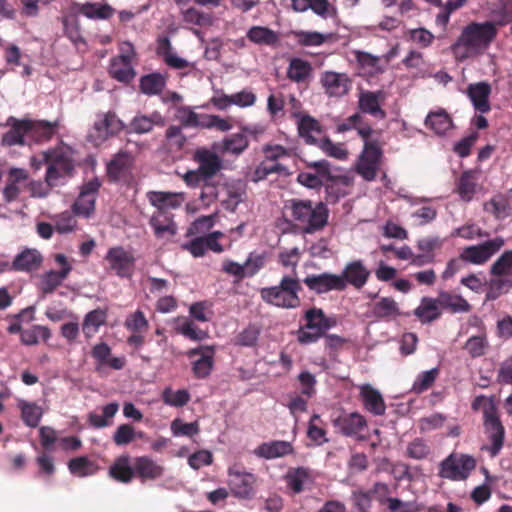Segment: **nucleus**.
<instances>
[{
    "label": "nucleus",
    "instance_id": "obj_62",
    "mask_svg": "<svg viewBox=\"0 0 512 512\" xmlns=\"http://www.w3.org/2000/svg\"><path fill=\"white\" fill-rule=\"evenodd\" d=\"M125 327L134 333H142L148 330L149 322L146 319L143 311L137 310L127 316L125 320Z\"/></svg>",
    "mask_w": 512,
    "mask_h": 512
},
{
    "label": "nucleus",
    "instance_id": "obj_2",
    "mask_svg": "<svg viewBox=\"0 0 512 512\" xmlns=\"http://www.w3.org/2000/svg\"><path fill=\"white\" fill-rule=\"evenodd\" d=\"M285 208L290 212L294 225L303 234H314L328 224L329 209L323 202L290 199L286 202Z\"/></svg>",
    "mask_w": 512,
    "mask_h": 512
},
{
    "label": "nucleus",
    "instance_id": "obj_23",
    "mask_svg": "<svg viewBox=\"0 0 512 512\" xmlns=\"http://www.w3.org/2000/svg\"><path fill=\"white\" fill-rule=\"evenodd\" d=\"M147 198L158 212L163 213L169 209L179 208L185 201V195L182 192L150 191L147 193Z\"/></svg>",
    "mask_w": 512,
    "mask_h": 512
},
{
    "label": "nucleus",
    "instance_id": "obj_21",
    "mask_svg": "<svg viewBox=\"0 0 512 512\" xmlns=\"http://www.w3.org/2000/svg\"><path fill=\"white\" fill-rule=\"evenodd\" d=\"M385 93L379 91H362L359 94L358 107L361 112L370 114L377 119L386 117L385 111L381 108V103L385 100Z\"/></svg>",
    "mask_w": 512,
    "mask_h": 512
},
{
    "label": "nucleus",
    "instance_id": "obj_1",
    "mask_svg": "<svg viewBox=\"0 0 512 512\" xmlns=\"http://www.w3.org/2000/svg\"><path fill=\"white\" fill-rule=\"evenodd\" d=\"M497 33L498 29L495 22H472L462 30L451 49L460 60L471 55L481 54L495 40Z\"/></svg>",
    "mask_w": 512,
    "mask_h": 512
},
{
    "label": "nucleus",
    "instance_id": "obj_19",
    "mask_svg": "<svg viewBox=\"0 0 512 512\" xmlns=\"http://www.w3.org/2000/svg\"><path fill=\"white\" fill-rule=\"evenodd\" d=\"M99 187L98 181H90L82 186L80 194L73 204V211L76 215L86 218L92 215Z\"/></svg>",
    "mask_w": 512,
    "mask_h": 512
},
{
    "label": "nucleus",
    "instance_id": "obj_44",
    "mask_svg": "<svg viewBox=\"0 0 512 512\" xmlns=\"http://www.w3.org/2000/svg\"><path fill=\"white\" fill-rule=\"evenodd\" d=\"M107 312L101 308L88 312L82 324V329L87 337L93 336L98 332L99 328L105 324Z\"/></svg>",
    "mask_w": 512,
    "mask_h": 512
},
{
    "label": "nucleus",
    "instance_id": "obj_24",
    "mask_svg": "<svg viewBox=\"0 0 512 512\" xmlns=\"http://www.w3.org/2000/svg\"><path fill=\"white\" fill-rule=\"evenodd\" d=\"M490 94L491 86L487 82L473 83L467 87V96L474 109L481 114H485L491 110L489 101Z\"/></svg>",
    "mask_w": 512,
    "mask_h": 512
},
{
    "label": "nucleus",
    "instance_id": "obj_11",
    "mask_svg": "<svg viewBox=\"0 0 512 512\" xmlns=\"http://www.w3.org/2000/svg\"><path fill=\"white\" fill-rule=\"evenodd\" d=\"M121 54L112 59L109 73L121 82H129L135 76L132 60L135 57L134 47L129 42H124L120 47Z\"/></svg>",
    "mask_w": 512,
    "mask_h": 512
},
{
    "label": "nucleus",
    "instance_id": "obj_22",
    "mask_svg": "<svg viewBox=\"0 0 512 512\" xmlns=\"http://www.w3.org/2000/svg\"><path fill=\"white\" fill-rule=\"evenodd\" d=\"M338 276L344 281L345 288L350 284L360 289L367 283L370 271L361 260H355L347 263Z\"/></svg>",
    "mask_w": 512,
    "mask_h": 512
},
{
    "label": "nucleus",
    "instance_id": "obj_16",
    "mask_svg": "<svg viewBox=\"0 0 512 512\" xmlns=\"http://www.w3.org/2000/svg\"><path fill=\"white\" fill-rule=\"evenodd\" d=\"M5 126L10 129L2 136L1 143L4 146L24 145L25 137H31L32 120L30 119L20 120L11 116L6 120Z\"/></svg>",
    "mask_w": 512,
    "mask_h": 512
},
{
    "label": "nucleus",
    "instance_id": "obj_7",
    "mask_svg": "<svg viewBox=\"0 0 512 512\" xmlns=\"http://www.w3.org/2000/svg\"><path fill=\"white\" fill-rule=\"evenodd\" d=\"M304 318L305 325L297 331V341L302 345L317 342L329 329L337 325L336 317L326 316L322 309L316 307L308 309Z\"/></svg>",
    "mask_w": 512,
    "mask_h": 512
},
{
    "label": "nucleus",
    "instance_id": "obj_40",
    "mask_svg": "<svg viewBox=\"0 0 512 512\" xmlns=\"http://www.w3.org/2000/svg\"><path fill=\"white\" fill-rule=\"evenodd\" d=\"M490 274L512 285V250L505 251L491 266Z\"/></svg>",
    "mask_w": 512,
    "mask_h": 512
},
{
    "label": "nucleus",
    "instance_id": "obj_29",
    "mask_svg": "<svg viewBox=\"0 0 512 512\" xmlns=\"http://www.w3.org/2000/svg\"><path fill=\"white\" fill-rule=\"evenodd\" d=\"M441 311L447 310L451 313H468L471 310L469 302L461 295L453 294L448 291H440L437 296Z\"/></svg>",
    "mask_w": 512,
    "mask_h": 512
},
{
    "label": "nucleus",
    "instance_id": "obj_50",
    "mask_svg": "<svg viewBox=\"0 0 512 512\" xmlns=\"http://www.w3.org/2000/svg\"><path fill=\"white\" fill-rule=\"evenodd\" d=\"M176 321V332L183 335L186 338H189L193 341H202L209 337L207 331L198 328L193 322L187 319L178 318Z\"/></svg>",
    "mask_w": 512,
    "mask_h": 512
},
{
    "label": "nucleus",
    "instance_id": "obj_32",
    "mask_svg": "<svg viewBox=\"0 0 512 512\" xmlns=\"http://www.w3.org/2000/svg\"><path fill=\"white\" fill-rule=\"evenodd\" d=\"M442 314L438 299L432 297L421 298L419 306L414 310V315L422 324L431 323Z\"/></svg>",
    "mask_w": 512,
    "mask_h": 512
},
{
    "label": "nucleus",
    "instance_id": "obj_20",
    "mask_svg": "<svg viewBox=\"0 0 512 512\" xmlns=\"http://www.w3.org/2000/svg\"><path fill=\"white\" fill-rule=\"evenodd\" d=\"M334 426L344 436L360 438L359 434L367 427V422L360 413L351 412L337 417Z\"/></svg>",
    "mask_w": 512,
    "mask_h": 512
},
{
    "label": "nucleus",
    "instance_id": "obj_15",
    "mask_svg": "<svg viewBox=\"0 0 512 512\" xmlns=\"http://www.w3.org/2000/svg\"><path fill=\"white\" fill-rule=\"evenodd\" d=\"M230 487L233 496L239 499H250L253 495V485L255 477L252 473L243 472L236 469L235 466L228 468Z\"/></svg>",
    "mask_w": 512,
    "mask_h": 512
},
{
    "label": "nucleus",
    "instance_id": "obj_8",
    "mask_svg": "<svg viewBox=\"0 0 512 512\" xmlns=\"http://www.w3.org/2000/svg\"><path fill=\"white\" fill-rule=\"evenodd\" d=\"M125 125L114 111L99 112L88 130L87 140L94 146H100L111 137L119 134Z\"/></svg>",
    "mask_w": 512,
    "mask_h": 512
},
{
    "label": "nucleus",
    "instance_id": "obj_47",
    "mask_svg": "<svg viewBox=\"0 0 512 512\" xmlns=\"http://www.w3.org/2000/svg\"><path fill=\"white\" fill-rule=\"evenodd\" d=\"M247 38L251 42L259 45H275L279 41V37L276 32L262 26H254L250 28L247 32Z\"/></svg>",
    "mask_w": 512,
    "mask_h": 512
},
{
    "label": "nucleus",
    "instance_id": "obj_14",
    "mask_svg": "<svg viewBox=\"0 0 512 512\" xmlns=\"http://www.w3.org/2000/svg\"><path fill=\"white\" fill-rule=\"evenodd\" d=\"M320 84L326 95L340 98L349 92L352 81L346 73L324 71L320 75Z\"/></svg>",
    "mask_w": 512,
    "mask_h": 512
},
{
    "label": "nucleus",
    "instance_id": "obj_9",
    "mask_svg": "<svg viewBox=\"0 0 512 512\" xmlns=\"http://www.w3.org/2000/svg\"><path fill=\"white\" fill-rule=\"evenodd\" d=\"M475 466L476 462L472 456L453 453L440 463L439 476L452 481H462L467 479Z\"/></svg>",
    "mask_w": 512,
    "mask_h": 512
},
{
    "label": "nucleus",
    "instance_id": "obj_35",
    "mask_svg": "<svg viewBox=\"0 0 512 512\" xmlns=\"http://www.w3.org/2000/svg\"><path fill=\"white\" fill-rule=\"evenodd\" d=\"M285 480L288 488L294 494L301 493L313 481L310 471L304 467L289 470L285 475Z\"/></svg>",
    "mask_w": 512,
    "mask_h": 512
},
{
    "label": "nucleus",
    "instance_id": "obj_42",
    "mask_svg": "<svg viewBox=\"0 0 512 512\" xmlns=\"http://www.w3.org/2000/svg\"><path fill=\"white\" fill-rule=\"evenodd\" d=\"M68 469L76 477H87L96 474L98 465L86 456L76 457L69 461Z\"/></svg>",
    "mask_w": 512,
    "mask_h": 512
},
{
    "label": "nucleus",
    "instance_id": "obj_52",
    "mask_svg": "<svg viewBox=\"0 0 512 512\" xmlns=\"http://www.w3.org/2000/svg\"><path fill=\"white\" fill-rule=\"evenodd\" d=\"M292 35L301 46H320L330 37L329 34L303 30L293 31Z\"/></svg>",
    "mask_w": 512,
    "mask_h": 512
},
{
    "label": "nucleus",
    "instance_id": "obj_64",
    "mask_svg": "<svg viewBox=\"0 0 512 512\" xmlns=\"http://www.w3.org/2000/svg\"><path fill=\"white\" fill-rule=\"evenodd\" d=\"M319 147L326 155L338 160H344L348 156V151L343 144L334 143L329 138L321 140Z\"/></svg>",
    "mask_w": 512,
    "mask_h": 512
},
{
    "label": "nucleus",
    "instance_id": "obj_3",
    "mask_svg": "<svg viewBox=\"0 0 512 512\" xmlns=\"http://www.w3.org/2000/svg\"><path fill=\"white\" fill-rule=\"evenodd\" d=\"M74 151L65 145L42 152L43 161L47 165L45 183L55 187L72 175L75 167Z\"/></svg>",
    "mask_w": 512,
    "mask_h": 512
},
{
    "label": "nucleus",
    "instance_id": "obj_58",
    "mask_svg": "<svg viewBox=\"0 0 512 512\" xmlns=\"http://www.w3.org/2000/svg\"><path fill=\"white\" fill-rule=\"evenodd\" d=\"M173 436H189L192 437L197 435L200 431L199 424L197 421L191 423H185L183 420L176 418L171 422L170 425Z\"/></svg>",
    "mask_w": 512,
    "mask_h": 512
},
{
    "label": "nucleus",
    "instance_id": "obj_43",
    "mask_svg": "<svg viewBox=\"0 0 512 512\" xmlns=\"http://www.w3.org/2000/svg\"><path fill=\"white\" fill-rule=\"evenodd\" d=\"M72 267H66L60 271L50 270L41 276L40 289L44 293H52L67 278Z\"/></svg>",
    "mask_w": 512,
    "mask_h": 512
},
{
    "label": "nucleus",
    "instance_id": "obj_6",
    "mask_svg": "<svg viewBox=\"0 0 512 512\" xmlns=\"http://www.w3.org/2000/svg\"><path fill=\"white\" fill-rule=\"evenodd\" d=\"M193 159L198 163V168L188 170L183 176L187 186L196 188L201 182L210 181L222 169V160L217 153L200 148L194 153Z\"/></svg>",
    "mask_w": 512,
    "mask_h": 512
},
{
    "label": "nucleus",
    "instance_id": "obj_10",
    "mask_svg": "<svg viewBox=\"0 0 512 512\" xmlns=\"http://www.w3.org/2000/svg\"><path fill=\"white\" fill-rule=\"evenodd\" d=\"M382 155V150L377 143H366L356 161V172L365 181L375 180L381 166Z\"/></svg>",
    "mask_w": 512,
    "mask_h": 512
},
{
    "label": "nucleus",
    "instance_id": "obj_51",
    "mask_svg": "<svg viewBox=\"0 0 512 512\" xmlns=\"http://www.w3.org/2000/svg\"><path fill=\"white\" fill-rule=\"evenodd\" d=\"M165 78L158 73L145 75L140 79V90L146 95H157L165 87Z\"/></svg>",
    "mask_w": 512,
    "mask_h": 512
},
{
    "label": "nucleus",
    "instance_id": "obj_12",
    "mask_svg": "<svg viewBox=\"0 0 512 512\" xmlns=\"http://www.w3.org/2000/svg\"><path fill=\"white\" fill-rule=\"evenodd\" d=\"M504 243L502 237H495L482 244L465 247L461 252V259L474 265L484 264L503 247Z\"/></svg>",
    "mask_w": 512,
    "mask_h": 512
},
{
    "label": "nucleus",
    "instance_id": "obj_37",
    "mask_svg": "<svg viewBox=\"0 0 512 512\" xmlns=\"http://www.w3.org/2000/svg\"><path fill=\"white\" fill-rule=\"evenodd\" d=\"M425 125L434 131L437 135H444L450 129H452L453 122L451 117L444 109H439L434 112H430L426 119Z\"/></svg>",
    "mask_w": 512,
    "mask_h": 512
},
{
    "label": "nucleus",
    "instance_id": "obj_17",
    "mask_svg": "<svg viewBox=\"0 0 512 512\" xmlns=\"http://www.w3.org/2000/svg\"><path fill=\"white\" fill-rule=\"evenodd\" d=\"M304 284L309 290L317 294L327 293L329 291H343L345 284L338 274L324 272L321 274H313L303 279Z\"/></svg>",
    "mask_w": 512,
    "mask_h": 512
},
{
    "label": "nucleus",
    "instance_id": "obj_39",
    "mask_svg": "<svg viewBox=\"0 0 512 512\" xmlns=\"http://www.w3.org/2000/svg\"><path fill=\"white\" fill-rule=\"evenodd\" d=\"M42 261L40 253L35 249H26L16 256L12 267L18 271H34L38 269Z\"/></svg>",
    "mask_w": 512,
    "mask_h": 512
},
{
    "label": "nucleus",
    "instance_id": "obj_60",
    "mask_svg": "<svg viewBox=\"0 0 512 512\" xmlns=\"http://www.w3.org/2000/svg\"><path fill=\"white\" fill-rule=\"evenodd\" d=\"M438 372L437 368H432L420 373L412 385V391L418 394L426 391L435 382Z\"/></svg>",
    "mask_w": 512,
    "mask_h": 512
},
{
    "label": "nucleus",
    "instance_id": "obj_36",
    "mask_svg": "<svg viewBox=\"0 0 512 512\" xmlns=\"http://www.w3.org/2000/svg\"><path fill=\"white\" fill-rule=\"evenodd\" d=\"M150 225L158 238H169L177 232V226L172 218L163 212L155 213L150 219Z\"/></svg>",
    "mask_w": 512,
    "mask_h": 512
},
{
    "label": "nucleus",
    "instance_id": "obj_54",
    "mask_svg": "<svg viewBox=\"0 0 512 512\" xmlns=\"http://www.w3.org/2000/svg\"><path fill=\"white\" fill-rule=\"evenodd\" d=\"M142 432H136L130 424H121L117 427L113 434V441L117 446L128 445L136 438H142Z\"/></svg>",
    "mask_w": 512,
    "mask_h": 512
},
{
    "label": "nucleus",
    "instance_id": "obj_53",
    "mask_svg": "<svg viewBox=\"0 0 512 512\" xmlns=\"http://www.w3.org/2000/svg\"><path fill=\"white\" fill-rule=\"evenodd\" d=\"M489 347V342L485 332L477 336H471L465 343V350L472 358L483 356Z\"/></svg>",
    "mask_w": 512,
    "mask_h": 512
},
{
    "label": "nucleus",
    "instance_id": "obj_13",
    "mask_svg": "<svg viewBox=\"0 0 512 512\" xmlns=\"http://www.w3.org/2000/svg\"><path fill=\"white\" fill-rule=\"evenodd\" d=\"M106 261L111 270L121 278L131 277L134 273L135 257L121 246L112 247L108 250Z\"/></svg>",
    "mask_w": 512,
    "mask_h": 512
},
{
    "label": "nucleus",
    "instance_id": "obj_38",
    "mask_svg": "<svg viewBox=\"0 0 512 512\" xmlns=\"http://www.w3.org/2000/svg\"><path fill=\"white\" fill-rule=\"evenodd\" d=\"M133 163V156L126 152H118L107 165V173L113 180L120 179Z\"/></svg>",
    "mask_w": 512,
    "mask_h": 512
},
{
    "label": "nucleus",
    "instance_id": "obj_55",
    "mask_svg": "<svg viewBox=\"0 0 512 512\" xmlns=\"http://www.w3.org/2000/svg\"><path fill=\"white\" fill-rule=\"evenodd\" d=\"M431 454V448L426 440L416 438L406 447V456L415 460H424Z\"/></svg>",
    "mask_w": 512,
    "mask_h": 512
},
{
    "label": "nucleus",
    "instance_id": "obj_4",
    "mask_svg": "<svg viewBox=\"0 0 512 512\" xmlns=\"http://www.w3.org/2000/svg\"><path fill=\"white\" fill-rule=\"evenodd\" d=\"M472 408L483 412L485 433L491 441V445L483 449H486L491 457H495L502 449L505 436L504 427L497 415L496 404L492 398L481 395L474 399Z\"/></svg>",
    "mask_w": 512,
    "mask_h": 512
},
{
    "label": "nucleus",
    "instance_id": "obj_45",
    "mask_svg": "<svg viewBox=\"0 0 512 512\" xmlns=\"http://www.w3.org/2000/svg\"><path fill=\"white\" fill-rule=\"evenodd\" d=\"M18 407L21 410L22 419L27 426L35 428L39 425L43 415V410L39 405L20 399L18 400Z\"/></svg>",
    "mask_w": 512,
    "mask_h": 512
},
{
    "label": "nucleus",
    "instance_id": "obj_34",
    "mask_svg": "<svg viewBox=\"0 0 512 512\" xmlns=\"http://www.w3.org/2000/svg\"><path fill=\"white\" fill-rule=\"evenodd\" d=\"M109 475L122 483L131 482L135 475V470L134 466H131L129 455H122L116 458L109 468Z\"/></svg>",
    "mask_w": 512,
    "mask_h": 512
},
{
    "label": "nucleus",
    "instance_id": "obj_28",
    "mask_svg": "<svg viewBox=\"0 0 512 512\" xmlns=\"http://www.w3.org/2000/svg\"><path fill=\"white\" fill-rule=\"evenodd\" d=\"M135 475L144 480H155L164 473V467L148 456L136 457L134 460Z\"/></svg>",
    "mask_w": 512,
    "mask_h": 512
},
{
    "label": "nucleus",
    "instance_id": "obj_31",
    "mask_svg": "<svg viewBox=\"0 0 512 512\" xmlns=\"http://www.w3.org/2000/svg\"><path fill=\"white\" fill-rule=\"evenodd\" d=\"M165 119L161 113L155 111L150 115L138 114L130 122L131 131L136 134H146L153 130L154 126H164Z\"/></svg>",
    "mask_w": 512,
    "mask_h": 512
},
{
    "label": "nucleus",
    "instance_id": "obj_26",
    "mask_svg": "<svg viewBox=\"0 0 512 512\" xmlns=\"http://www.w3.org/2000/svg\"><path fill=\"white\" fill-rule=\"evenodd\" d=\"M291 453H293L292 444L282 440L264 442L254 450L257 457L267 460L284 457Z\"/></svg>",
    "mask_w": 512,
    "mask_h": 512
},
{
    "label": "nucleus",
    "instance_id": "obj_63",
    "mask_svg": "<svg viewBox=\"0 0 512 512\" xmlns=\"http://www.w3.org/2000/svg\"><path fill=\"white\" fill-rule=\"evenodd\" d=\"M457 191L465 201H470L475 191V181L472 172H464L458 182Z\"/></svg>",
    "mask_w": 512,
    "mask_h": 512
},
{
    "label": "nucleus",
    "instance_id": "obj_46",
    "mask_svg": "<svg viewBox=\"0 0 512 512\" xmlns=\"http://www.w3.org/2000/svg\"><path fill=\"white\" fill-rule=\"evenodd\" d=\"M355 57L361 70L367 75L374 76L382 73L384 70L381 65V59L378 56L363 51H356Z\"/></svg>",
    "mask_w": 512,
    "mask_h": 512
},
{
    "label": "nucleus",
    "instance_id": "obj_48",
    "mask_svg": "<svg viewBox=\"0 0 512 512\" xmlns=\"http://www.w3.org/2000/svg\"><path fill=\"white\" fill-rule=\"evenodd\" d=\"M58 126V121L32 120L31 137L36 141H48L55 135Z\"/></svg>",
    "mask_w": 512,
    "mask_h": 512
},
{
    "label": "nucleus",
    "instance_id": "obj_5",
    "mask_svg": "<svg viewBox=\"0 0 512 512\" xmlns=\"http://www.w3.org/2000/svg\"><path fill=\"white\" fill-rule=\"evenodd\" d=\"M301 284L297 277L285 275L278 285L264 287L260 290L261 299L283 309H295L300 305L299 292Z\"/></svg>",
    "mask_w": 512,
    "mask_h": 512
},
{
    "label": "nucleus",
    "instance_id": "obj_33",
    "mask_svg": "<svg viewBox=\"0 0 512 512\" xmlns=\"http://www.w3.org/2000/svg\"><path fill=\"white\" fill-rule=\"evenodd\" d=\"M248 147L249 140L247 135L239 132L223 138L219 144V151L222 154H229L238 157L243 154Z\"/></svg>",
    "mask_w": 512,
    "mask_h": 512
},
{
    "label": "nucleus",
    "instance_id": "obj_18",
    "mask_svg": "<svg viewBox=\"0 0 512 512\" xmlns=\"http://www.w3.org/2000/svg\"><path fill=\"white\" fill-rule=\"evenodd\" d=\"M196 355L200 357L192 364L193 373L199 379L207 378L211 374L214 365V346L202 345L187 352V356L190 358Z\"/></svg>",
    "mask_w": 512,
    "mask_h": 512
},
{
    "label": "nucleus",
    "instance_id": "obj_57",
    "mask_svg": "<svg viewBox=\"0 0 512 512\" xmlns=\"http://www.w3.org/2000/svg\"><path fill=\"white\" fill-rule=\"evenodd\" d=\"M80 12L91 19H107L113 10L109 5L87 3L81 6Z\"/></svg>",
    "mask_w": 512,
    "mask_h": 512
},
{
    "label": "nucleus",
    "instance_id": "obj_30",
    "mask_svg": "<svg viewBox=\"0 0 512 512\" xmlns=\"http://www.w3.org/2000/svg\"><path fill=\"white\" fill-rule=\"evenodd\" d=\"M294 116L297 119V128L300 137H302L306 143L314 144L317 136L322 132L319 122L310 115L296 113Z\"/></svg>",
    "mask_w": 512,
    "mask_h": 512
},
{
    "label": "nucleus",
    "instance_id": "obj_61",
    "mask_svg": "<svg viewBox=\"0 0 512 512\" xmlns=\"http://www.w3.org/2000/svg\"><path fill=\"white\" fill-rule=\"evenodd\" d=\"M201 188L199 194V200L203 207L207 208L216 202L218 198V187L217 184L212 180L201 182L198 186Z\"/></svg>",
    "mask_w": 512,
    "mask_h": 512
},
{
    "label": "nucleus",
    "instance_id": "obj_27",
    "mask_svg": "<svg viewBox=\"0 0 512 512\" xmlns=\"http://www.w3.org/2000/svg\"><path fill=\"white\" fill-rule=\"evenodd\" d=\"M92 357L97 361V370L108 366L114 370H121L125 365L123 357H111V348L105 342L96 344L92 349Z\"/></svg>",
    "mask_w": 512,
    "mask_h": 512
},
{
    "label": "nucleus",
    "instance_id": "obj_49",
    "mask_svg": "<svg viewBox=\"0 0 512 512\" xmlns=\"http://www.w3.org/2000/svg\"><path fill=\"white\" fill-rule=\"evenodd\" d=\"M372 314L376 318H391L399 316L400 310L393 298L383 297L374 303Z\"/></svg>",
    "mask_w": 512,
    "mask_h": 512
},
{
    "label": "nucleus",
    "instance_id": "obj_56",
    "mask_svg": "<svg viewBox=\"0 0 512 512\" xmlns=\"http://www.w3.org/2000/svg\"><path fill=\"white\" fill-rule=\"evenodd\" d=\"M162 399L165 404L172 407H182L186 405L190 400V394L186 389L172 390L171 388H165L162 393Z\"/></svg>",
    "mask_w": 512,
    "mask_h": 512
},
{
    "label": "nucleus",
    "instance_id": "obj_41",
    "mask_svg": "<svg viewBox=\"0 0 512 512\" xmlns=\"http://www.w3.org/2000/svg\"><path fill=\"white\" fill-rule=\"evenodd\" d=\"M312 73V66L309 62L300 58L291 59L288 69L287 77L296 83H302L308 80Z\"/></svg>",
    "mask_w": 512,
    "mask_h": 512
},
{
    "label": "nucleus",
    "instance_id": "obj_59",
    "mask_svg": "<svg viewBox=\"0 0 512 512\" xmlns=\"http://www.w3.org/2000/svg\"><path fill=\"white\" fill-rule=\"evenodd\" d=\"M488 233L483 231L474 223H467L451 232V237H461L466 240H474L476 238L487 237Z\"/></svg>",
    "mask_w": 512,
    "mask_h": 512
},
{
    "label": "nucleus",
    "instance_id": "obj_25",
    "mask_svg": "<svg viewBox=\"0 0 512 512\" xmlns=\"http://www.w3.org/2000/svg\"><path fill=\"white\" fill-rule=\"evenodd\" d=\"M359 389L364 408L374 415H384L386 404L381 393L370 384H363Z\"/></svg>",
    "mask_w": 512,
    "mask_h": 512
}]
</instances>
